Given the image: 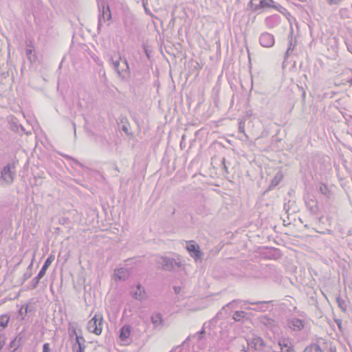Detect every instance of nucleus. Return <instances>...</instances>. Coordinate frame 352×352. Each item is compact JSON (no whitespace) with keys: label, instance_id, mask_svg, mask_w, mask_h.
Wrapping results in <instances>:
<instances>
[{"label":"nucleus","instance_id":"nucleus-19","mask_svg":"<svg viewBox=\"0 0 352 352\" xmlns=\"http://www.w3.org/2000/svg\"><path fill=\"white\" fill-rule=\"evenodd\" d=\"M239 302V300H233L232 301L228 302L226 305H224L220 311L217 312L216 316L210 320V322H213L216 320H219L220 318H222L223 317V311L226 309V307L228 308H234L235 304H236Z\"/></svg>","mask_w":352,"mask_h":352},{"label":"nucleus","instance_id":"nucleus-9","mask_svg":"<svg viewBox=\"0 0 352 352\" xmlns=\"http://www.w3.org/2000/svg\"><path fill=\"white\" fill-rule=\"evenodd\" d=\"M25 344V338L21 333L15 336V338L10 342L8 350L10 352H16L18 349L21 348Z\"/></svg>","mask_w":352,"mask_h":352},{"label":"nucleus","instance_id":"nucleus-38","mask_svg":"<svg viewBox=\"0 0 352 352\" xmlns=\"http://www.w3.org/2000/svg\"><path fill=\"white\" fill-rule=\"evenodd\" d=\"M221 166L226 173H228V166L227 165L226 160L223 157L221 160Z\"/></svg>","mask_w":352,"mask_h":352},{"label":"nucleus","instance_id":"nucleus-47","mask_svg":"<svg viewBox=\"0 0 352 352\" xmlns=\"http://www.w3.org/2000/svg\"><path fill=\"white\" fill-rule=\"evenodd\" d=\"M318 219L319 223H320L325 224L327 223L324 217L322 215L319 217L318 218Z\"/></svg>","mask_w":352,"mask_h":352},{"label":"nucleus","instance_id":"nucleus-60","mask_svg":"<svg viewBox=\"0 0 352 352\" xmlns=\"http://www.w3.org/2000/svg\"><path fill=\"white\" fill-rule=\"evenodd\" d=\"M72 126H73V128H74V134L76 135V124L73 121H72Z\"/></svg>","mask_w":352,"mask_h":352},{"label":"nucleus","instance_id":"nucleus-2","mask_svg":"<svg viewBox=\"0 0 352 352\" xmlns=\"http://www.w3.org/2000/svg\"><path fill=\"white\" fill-rule=\"evenodd\" d=\"M18 160H14L12 163H8L1 170V178L8 184H11L14 182L16 174V164Z\"/></svg>","mask_w":352,"mask_h":352},{"label":"nucleus","instance_id":"nucleus-8","mask_svg":"<svg viewBox=\"0 0 352 352\" xmlns=\"http://www.w3.org/2000/svg\"><path fill=\"white\" fill-rule=\"evenodd\" d=\"M159 263L161 264L162 269L166 271H171L175 267H181V262L176 261L174 258L166 256L161 257Z\"/></svg>","mask_w":352,"mask_h":352},{"label":"nucleus","instance_id":"nucleus-37","mask_svg":"<svg viewBox=\"0 0 352 352\" xmlns=\"http://www.w3.org/2000/svg\"><path fill=\"white\" fill-rule=\"evenodd\" d=\"M313 352H323L320 346L316 343L311 344Z\"/></svg>","mask_w":352,"mask_h":352},{"label":"nucleus","instance_id":"nucleus-18","mask_svg":"<svg viewBox=\"0 0 352 352\" xmlns=\"http://www.w3.org/2000/svg\"><path fill=\"white\" fill-rule=\"evenodd\" d=\"M151 320L155 328H162L164 326V320L160 313L152 315Z\"/></svg>","mask_w":352,"mask_h":352},{"label":"nucleus","instance_id":"nucleus-42","mask_svg":"<svg viewBox=\"0 0 352 352\" xmlns=\"http://www.w3.org/2000/svg\"><path fill=\"white\" fill-rule=\"evenodd\" d=\"M5 344V338L3 334L0 333V350Z\"/></svg>","mask_w":352,"mask_h":352},{"label":"nucleus","instance_id":"nucleus-25","mask_svg":"<svg viewBox=\"0 0 352 352\" xmlns=\"http://www.w3.org/2000/svg\"><path fill=\"white\" fill-rule=\"evenodd\" d=\"M247 314L243 311H236L232 318L236 322H243V319L246 317Z\"/></svg>","mask_w":352,"mask_h":352},{"label":"nucleus","instance_id":"nucleus-13","mask_svg":"<svg viewBox=\"0 0 352 352\" xmlns=\"http://www.w3.org/2000/svg\"><path fill=\"white\" fill-rule=\"evenodd\" d=\"M115 280L124 281L129 276V272L127 269L120 267L114 270Z\"/></svg>","mask_w":352,"mask_h":352},{"label":"nucleus","instance_id":"nucleus-64","mask_svg":"<svg viewBox=\"0 0 352 352\" xmlns=\"http://www.w3.org/2000/svg\"><path fill=\"white\" fill-rule=\"evenodd\" d=\"M348 82H349L351 85H352V78H351V79H350V80L348 81Z\"/></svg>","mask_w":352,"mask_h":352},{"label":"nucleus","instance_id":"nucleus-61","mask_svg":"<svg viewBox=\"0 0 352 352\" xmlns=\"http://www.w3.org/2000/svg\"><path fill=\"white\" fill-rule=\"evenodd\" d=\"M347 50L349 52L352 54V46L351 45H347Z\"/></svg>","mask_w":352,"mask_h":352},{"label":"nucleus","instance_id":"nucleus-55","mask_svg":"<svg viewBox=\"0 0 352 352\" xmlns=\"http://www.w3.org/2000/svg\"><path fill=\"white\" fill-rule=\"evenodd\" d=\"M69 221V219H68L67 218H63V219L60 221V223L63 224V223H66V222H67V221Z\"/></svg>","mask_w":352,"mask_h":352},{"label":"nucleus","instance_id":"nucleus-31","mask_svg":"<svg viewBox=\"0 0 352 352\" xmlns=\"http://www.w3.org/2000/svg\"><path fill=\"white\" fill-rule=\"evenodd\" d=\"M73 333L76 335V342L72 345V349H73V351H74L75 347H76V345L78 344V343H82V344H85V340L82 336L77 335V333L75 329L73 330Z\"/></svg>","mask_w":352,"mask_h":352},{"label":"nucleus","instance_id":"nucleus-11","mask_svg":"<svg viewBox=\"0 0 352 352\" xmlns=\"http://www.w3.org/2000/svg\"><path fill=\"white\" fill-rule=\"evenodd\" d=\"M274 37L272 34L263 32L259 38L260 44L264 47H271L274 45Z\"/></svg>","mask_w":352,"mask_h":352},{"label":"nucleus","instance_id":"nucleus-14","mask_svg":"<svg viewBox=\"0 0 352 352\" xmlns=\"http://www.w3.org/2000/svg\"><path fill=\"white\" fill-rule=\"evenodd\" d=\"M123 24L126 32H131L135 24V17L131 14H125L123 17Z\"/></svg>","mask_w":352,"mask_h":352},{"label":"nucleus","instance_id":"nucleus-33","mask_svg":"<svg viewBox=\"0 0 352 352\" xmlns=\"http://www.w3.org/2000/svg\"><path fill=\"white\" fill-rule=\"evenodd\" d=\"M336 301L338 302V307L342 310L346 311V305L344 300L342 299L340 297H338L336 298Z\"/></svg>","mask_w":352,"mask_h":352},{"label":"nucleus","instance_id":"nucleus-23","mask_svg":"<svg viewBox=\"0 0 352 352\" xmlns=\"http://www.w3.org/2000/svg\"><path fill=\"white\" fill-rule=\"evenodd\" d=\"M131 327L129 325L123 326L120 331V338L121 340H125L130 336Z\"/></svg>","mask_w":352,"mask_h":352},{"label":"nucleus","instance_id":"nucleus-57","mask_svg":"<svg viewBox=\"0 0 352 352\" xmlns=\"http://www.w3.org/2000/svg\"><path fill=\"white\" fill-rule=\"evenodd\" d=\"M321 233L322 234L327 233L329 234H333V231L331 230L328 229V230H327V232H322Z\"/></svg>","mask_w":352,"mask_h":352},{"label":"nucleus","instance_id":"nucleus-27","mask_svg":"<svg viewBox=\"0 0 352 352\" xmlns=\"http://www.w3.org/2000/svg\"><path fill=\"white\" fill-rule=\"evenodd\" d=\"M245 344L246 342L242 338H240L236 341V347L240 350L241 352H249V349H247Z\"/></svg>","mask_w":352,"mask_h":352},{"label":"nucleus","instance_id":"nucleus-35","mask_svg":"<svg viewBox=\"0 0 352 352\" xmlns=\"http://www.w3.org/2000/svg\"><path fill=\"white\" fill-rule=\"evenodd\" d=\"M38 283H39V280L36 278V277H34L32 280L30 285L28 287V289H36L38 287Z\"/></svg>","mask_w":352,"mask_h":352},{"label":"nucleus","instance_id":"nucleus-36","mask_svg":"<svg viewBox=\"0 0 352 352\" xmlns=\"http://www.w3.org/2000/svg\"><path fill=\"white\" fill-rule=\"evenodd\" d=\"M85 345L82 344V343H78V344L76 345V347H75V350L73 351V352H85Z\"/></svg>","mask_w":352,"mask_h":352},{"label":"nucleus","instance_id":"nucleus-49","mask_svg":"<svg viewBox=\"0 0 352 352\" xmlns=\"http://www.w3.org/2000/svg\"><path fill=\"white\" fill-rule=\"evenodd\" d=\"M181 287L179 286H174L173 290L176 294H178L181 291Z\"/></svg>","mask_w":352,"mask_h":352},{"label":"nucleus","instance_id":"nucleus-46","mask_svg":"<svg viewBox=\"0 0 352 352\" xmlns=\"http://www.w3.org/2000/svg\"><path fill=\"white\" fill-rule=\"evenodd\" d=\"M144 53H145L146 56H147V58H148V59H150V54H151V50H149L147 48V47L144 46Z\"/></svg>","mask_w":352,"mask_h":352},{"label":"nucleus","instance_id":"nucleus-56","mask_svg":"<svg viewBox=\"0 0 352 352\" xmlns=\"http://www.w3.org/2000/svg\"><path fill=\"white\" fill-rule=\"evenodd\" d=\"M12 129L13 131H18V126H17V125H16V124H12Z\"/></svg>","mask_w":352,"mask_h":352},{"label":"nucleus","instance_id":"nucleus-7","mask_svg":"<svg viewBox=\"0 0 352 352\" xmlns=\"http://www.w3.org/2000/svg\"><path fill=\"white\" fill-rule=\"evenodd\" d=\"M305 203L307 210L312 216H316L319 212L318 200L313 195H307L305 197Z\"/></svg>","mask_w":352,"mask_h":352},{"label":"nucleus","instance_id":"nucleus-40","mask_svg":"<svg viewBox=\"0 0 352 352\" xmlns=\"http://www.w3.org/2000/svg\"><path fill=\"white\" fill-rule=\"evenodd\" d=\"M32 275V271H26L23 275V283H24L26 280L30 278Z\"/></svg>","mask_w":352,"mask_h":352},{"label":"nucleus","instance_id":"nucleus-22","mask_svg":"<svg viewBox=\"0 0 352 352\" xmlns=\"http://www.w3.org/2000/svg\"><path fill=\"white\" fill-rule=\"evenodd\" d=\"M268 302L267 301H257V302H250V301H245V304H251V305H261L258 308H251L252 310L259 311H265L267 307V304Z\"/></svg>","mask_w":352,"mask_h":352},{"label":"nucleus","instance_id":"nucleus-21","mask_svg":"<svg viewBox=\"0 0 352 352\" xmlns=\"http://www.w3.org/2000/svg\"><path fill=\"white\" fill-rule=\"evenodd\" d=\"M27 49L25 50V54L31 64L35 63L37 60V56L34 52L33 47L28 45Z\"/></svg>","mask_w":352,"mask_h":352},{"label":"nucleus","instance_id":"nucleus-39","mask_svg":"<svg viewBox=\"0 0 352 352\" xmlns=\"http://www.w3.org/2000/svg\"><path fill=\"white\" fill-rule=\"evenodd\" d=\"M298 89L301 91V98H302V103H305V98H306V91H305V89H303V87H300L299 85H298Z\"/></svg>","mask_w":352,"mask_h":352},{"label":"nucleus","instance_id":"nucleus-53","mask_svg":"<svg viewBox=\"0 0 352 352\" xmlns=\"http://www.w3.org/2000/svg\"><path fill=\"white\" fill-rule=\"evenodd\" d=\"M32 266H33V259L32 260V262L30 263V264L28 267L27 270L28 271H32Z\"/></svg>","mask_w":352,"mask_h":352},{"label":"nucleus","instance_id":"nucleus-15","mask_svg":"<svg viewBox=\"0 0 352 352\" xmlns=\"http://www.w3.org/2000/svg\"><path fill=\"white\" fill-rule=\"evenodd\" d=\"M288 324L294 331H300L304 328L305 322L302 320L294 318L288 320Z\"/></svg>","mask_w":352,"mask_h":352},{"label":"nucleus","instance_id":"nucleus-6","mask_svg":"<svg viewBox=\"0 0 352 352\" xmlns=\"http://www.w3.org/2000/svg\"><path fill=\"white\" fill-rule=\"evenodd\" d=\"M245 342L247 349L250 350V348L256 351H263L265 346L264 340L258 336H253L252 338H246Z\"/></svg>","mask_w":352,"mask_h":352},{"label":"nucleus","instance_id":"nucleus-24","mask_svg":"<svg viewBox=\"0 0 352 352\" xmlns=\"http://www.w3.org/2000/svg\"><path fill=\"white\" fill-rule=\"evenodd\" d=\"M289 46L285 53V56H284V62L286 61L287 57L291 54V53L293 52L294 50V48L296 45V44L293 45L292 44V33L289 35Z\"/></svg>","mask_w":352,"mask_h":352},{"label":"nucleus","instance_id":"nucleus-63","mask_svg":"<svg viewBox=\"0 0 352 352\" xmlns=\"http://www.w3.org/2000/svg\"><path fill=\"white\" fill-rule=\"evenodd\" d=\"M19 127L21 128V129L22 131H25V129H24V128L23 127V126L20 125V126H19Z\"/></svg>","mask_w":352,"mask_h":352},{"label":"nucleus","instance_id":"nucleus-34","mask_svg":"<svg viewBox=\"0 0 352 352\" xmlns=\"http://www.w3.org/2000/svg\"><path fill=\"white\" fill-rule=\"evenodd\" d=\"M60 155L63 156L66 160H71V161L74 162V163H75L76 164L79 165L81 167H84V166L76 159H75L68 155H66V154H60Z\"/></svg>","mask_w":352,"mask_h":352},{"label":"nucleus","instance_id":"nucleus-45","mask_svg":"<svg viewBox=\"0 0 352 352\" xmlns=\"http://www.w3.org/2000/svg\"><path fill=\"white\" fill-rule=\"evenodd\" d=\"M244 125H245L244 122L241 121L239 122V130L240 132H242V133L244 132Z\"/></svg>","mask_w":352,"mask_h":352},{"label":"nucleus","instance_id":"nucleus-54","mask_svg":"<svg viewBox=\"0 0 352 352\" xmlns=\"http://www.w3.org/2000/svg\"><path fill=\"white\" fill-rule=\"evenodd\" d=\"M19 314L22 316L23 318V316L26 315L24 314L23 307L19 310Z\"/></svg>","mask_w":352,"mask_h":352},{"label":"nucleus","instance_id":"nucleus-29","mask_svg":"<svg viewBox=\"0 0 352 352\" xmlns=\"http://www.w3.org/2000/svg\"><path fill=\"white\" fill-rule=\"evenodd\" d=\"M319 191L322 195L325 196L327 198H329L331 196V192L327 186L324 184H321L320 185Z\"/></svg>","mask_w":352,"mask_h":352},{"label":"nucleus","instance_id":"nucleus-50","mask_svg":"<svg viewBox=\"0 0 352 352\" xmlns=\"http://www.w3.org/2000/svg\"><path fill=\"white\" fill-rule=\"evenodd\" d=\"M44 275L45 274L43 273V272H39L36 277L40 281V280L44 276Z\"/></svg>","mask_w":352,"mask_h":352},{"label":"nucleus","instance_id":"nucleus-32","mask_svg":"<svg viewBox=\"0 0 352 352\" xmlns=\"http://www.w3.org/2000/svg\"><path fill=\"white\" fill-rule=\"evenodd\" d=\"M273 8L276 9L277 11H278L280 13H281L282 14L285 15L287 18H288V16H291L290 12H288L287 10L285 8L283 7L280 4L276 5L275 3V7H273Z\"/></svg>","mask_w":352,"mask_h":352},{"label":"nucleus","instance_id":"nucleus-30","mask_svg":"<svg viewBox=\"0 0 352 352\" xmlns=\"http://www.w3.org/2000/svg\"><path fill=\"white\" fill-rule=\"evenodd\" d=\"M10 316L6 314L0 316V329H3L8 326Z\"/></svg>","mask_w":352,"mask_h":352},{"label":"nucleus","instance_id":"nucleus-52","mask_svg":"<svg viewBox=\"0 0 352 352\" xmlns=\"http://www.w3.org/2000/svg\"><path fill=\"white\" fill-rule=\"evenodd\" d=\"M326 222L328 223V224L330 226L331 224V219L332 218L331 217L327 216V217H324Z\"/></svg>","mask_w":352,"mask_h":352},{"label":"nucleus","instance_id":"nucleus-62","mask_svg":"<svg viewBox=\"0 0 352 352\" xmlns=\"http://www.w3.org/2000/svg\"><path fill=\"white\" fill-rule=\"evenodd\" d=\"M284 209L286 210V212H287L288 210H289V208L287 207V204H284Z\"/></svg>","mask_w":352,"mask_h":352},{"label":"nucleus","instance_id":"nucleus-12","mask_svg":"<svg viewBox=\"0 0 352 352\" xmlns=\"http://www.w3.org/2000/svg\"><path fill=\"white\" fill-rule=\"evenodd\" d=\"M195 210L197 213L199 214H204L208 212V208L206 206V198L203 195H199L197 197Z\"/></svg>","mask_w":352,"mask_h":352},{"label":"nucleus","instance_id":"nucleus-20","mask_svg":"<svg viewBox=\"0 0 352 352\" xmlns=\"http://www.w3.org/2000/svg\"><path fill=\"white\" fill-rule=\"evenodd\" d=\"M280 352H296L289 340H283L279 342Z\"/></svg>","mask_w":352,"mask_h":352},{"label":"nucleus","instance_id":"nucleus-48","mask_svg":"<svg viewBox=\"0 0 352 352\" xmlns=\"http://www.w3.org/2000/svg\"><path fill=\"white\" fill-rule=\"evenodd\" d=\"M327 1H328V3L330 5L338 4L341 1V0H327Z\"/></svg>","mask_w":352,"mask_h":352},{"label":"nucleus","instance_id":"nucleus-51","mask_svg":"<svg viewBox=\"0 0 352 352\" xmlns=\"http://www.w3.org/2000/svg\"><path fill=\"white\" fill-rule=\"evenodd\" d=\"M303 352H313L311 345L307 346L303 351Z\"/></svg>","mask_w":352,"mask_h":352},{"label":"nucleus","instance_id":"nucleus-1","mask_svg":"<svg viewBox=\"0 0 352 352\" xmlns=\"http://www.w3.org/2000/svg\"><path fill=\"white\" fill-rule=\"evenodd\" d=\"M108 62L121 82H129L131 77V71L126 58L122 57L120 54L115 56L111 55L108 58Z\"/></svg>","mask_w":352,"mask_h":352},{"label":"nucleus","instance_id":"nucleus-59","mask_svg":"<svg viewBox=\"0 0 352 352\" xmlns=\"http://www.w3.org/2000/svg\"><path fill=\"white\" fill-rule=\"evenodd\" d=\"M29 311V306L27 305L25 307V309H24V314H27V313Z\"/></svg>","mask_w":352,"mask_h":352},{"label":"nucleus","instance_id":"nucleus-41","mask_svg":"<svg viewBox=\"0 0 352 352\" xmlns=\"http://www.w3.org/2000/svg\"><path fill=\"white\" fill-rule=\"evenodd\" d=\"M122 131H124L126 135H132V133H129V127H128V126H127V125H126V124L122 125Z\"/></svg>","mask_w":352,"mask_h":352},{"label":"nucleus","instance_id":"nucleus-17","mask_svg":"<svg viewBox=\"0 0 352 352\" xmlns=\"http://www.w3.org/2000/svg\"><path fill=\"white\" fill-rule=\"evenodd\" d=\"M145 295V291L144 287L138 284L136 285L135 291L132 292V296L134 299L142 301Z\"/></svg>","mask_w":352,"mask_h":352},{"label":"nucleus","instance_id":"nucleus-5","mask_svg":"<svg viewBox=\"0 0 352 352\" xmlns=\"http://www.w3.org/2000/svg\"><path fill=\"white\" fill-rule=\"evenodd\" d=\"M248 6L252 11L256 12L266 8H273L275 2L273 0H250Z\"/></svg>","mask_w":352,"mask_h":352},{"label":"nucleus","instance_id":"nucleus-28","mask_svg":"<svg viewBox=\"0 0 352 352\" xmlns=\"http://www.w3.org/2000/svg\"><path fill=\"white\" fill-rule=\"evenodd\" d=\"M282 178L283 175L280 173L276 174L271 181L268 190L271 189L272 187L276 186L280 182Z\"/></svg>","mask_w":352,"mask_h":352},{"label":"nucleus","instance_id":"nucleus-43","mask_svg":"<svg viewBox=\"0 0 352 352\" xmlns=\"http://www.w3.org/2000/svg\"><path fill=\"white\" fill-rule=\"evenodd\" d=\"M43 352H50V344L48 343H45L43 345Z\"/></svg>","mask_w":352,"mask_h":352},{"label":"nucleus","instance_id":"nucleus-10","mask_svg":"<svg viewBox=\"0 0 352 352\" xmlns=\"http://www.w3.org/2000/svg\"><path fill=\"white\" fill-rule=\"evenodd\" d=\"M186 250H188L190 255L195 260L201 258L202 252L200 250V248L197 243L191 241L186 246Z\"/></svg>","mask_w":352,"mask_h":352},{"label":"nucleus","instance_id":"nucleus-26","mask_svg":"<svg viewBox=\"0 0 352 352\" xmlns=\"http://www.w3.org/2000/svg\"><path fill=\"white\" fill-rule=\"evenodd\" d=\"M54 260V255H50L47 259L45 260L43 265L42 266L40 272H43L44 274H45L47 268L50 267L52 261Z\"/></svg>","mask_w":352,"mask_h":352},{"label":"nucleus","instance_id":"nucleus-58","mask_svg":"<svg viewBox=\"0 0 352 352\" xmlns=\"http://www.w3.org/2000/svg\"><path fill=\"white\" fill-rule=\"evenodd\" d=\"M329 352H337L336 347L331 346L329 348Z\"/></svg>","mask_w":352,"mask_h":352},{"label":"nucleus","instance_id":"nucleus-16","mask_svg":"<svg viewBox=\"0 0 352 352\" xmlns=\"http://www.w3.org/2000/svg\"><path fill=\"white\" fill-rule=\"evenodd\" d=\"M280 20V18L278 15L274 14V15L267 16L265 19V22L268 28H273L279 24Z\"/></svg>","mask_w":352,"mask_h":352},{"label":"nucleus","instance_id":"nucleus-4","mask_svg":"<svg viewBox=\"0 0 352 352\" xmlns=\"http://www.w3.org/2000/svg\"><path fill=\"white\" fill-rule=\"evenodd\" d=\"M103 317L101 314H95V316L88 322L87 329L89 331L100 335L103 327Z\"/></svg>","mask_w":352,"mask_h":352},{"label":"nucleus","instance_id":"nucleus-44","mask_svg":"<svg viewBox=\"0 0 352 352\" xmlns=\"http://www.w3.org/2000/svg\"><path fill=\"white\" fill-rule=\"evenodd\" d=\"M206 331H205V327H203L201 330L199 331V332H197V334L199 335V338H198V340H200L201 338H202V336L204 334H205Z\"/></svg>","mask_w":352,"mask_h":352},{"label":"nucleus","instance_id":"nucleus-3","mask_svg":"<svg viewBox=\"0 0 352 352\" xmlns=\"http://www.w3.org/2000/svg\"><path fill=\"white\" fill-rule=\"evenodd\" d=\"M98 10L99 14L97 30L100 32L102 22L111 19V13L109 5L103 1H102L100 4L98 3Z\"/></svg>","mask_w":352,"mask_h":352}]
</instances>
